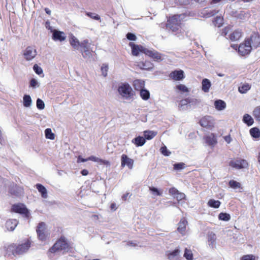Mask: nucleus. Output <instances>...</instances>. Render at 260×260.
I'll use <instances>...</instances> for the list:
<instances>
[{"label": "nucleus", "instance_id": "19", "mask_svg": "<svg viewBox=\"0 0 260 260\" xmlns=\"http://www.w3.org/2000/svg\"><path fill=\"white\" fill-rule=\"evenodd\" d=\"M69 42L70 45L76 50H78L81 45V42L72 34L69 37Z\"/></svg>", "mask_w": 260, "mask_h": 260}, {"label": "nucleus", "instance_id": "53", "mask_svg": "<svg viewBox=\"0 0 260 260\" xmlns=\"http://www.w3.org/2000/svg\"><path fill=\"white\" fill-rule=\"evenodd\" d=\"M33 69L36 74L38 75H40L43 73L42 69L39 67L37 64H35L34 66Z\"/></svg>", "mask_w": 260, "mask_h": 260}, {"label": "nucleus", "instance_id": "20", "mask_svg": "<svg viewBox=\"0 0 260 260\" xmlns=\"http://www.w3.org/2000/svg\"><path fill=\"white\" fill-rule=\"evenodd\" d=\"M181 251L179 249L169 252L168 254V257L170 260H180Z\"/></svg>", "mask_w": 260, "mask_h": 260}, {"label": "nucleus", "instance_id": "60", "mask_svg": "<svg viewBox=\"0 0 260 260\" xmlns=\"http://www.w3.org/2000/svg\"><path fill=\"white\" fill-rule=\"evenodd\" d=\"M87 159H88V160H91V161H93L99 162V161L100 160V158L96 157H95L94 156H91L88 157Z\"/></svg>", "mask_w": 260, "mask_h": 260}, {"label": "nucleus", "instance_id": "44", "mask_svg": "<svg viewBox=\"0 0 260 260\" xmlns=\"http://www.w3.org/2000/svg\"><path fill=\"white\" fill-rule=\"evenodd\" d=\"M183 256L187 260H192L193 255L192 251L187 248L185 249Z\"/></svg>", "mask_w": 260, "mask_h": 260}, {"label": "nucleus", "instance_id": "4", "mask_svg": "<svg viewBox=\"0 0 260 260\" xmlns=\"http://www.w3.org/2000/svg\"><path fill=\"white\" fill-rule=\"evenodd\" d=\"M12 210L27 218H28L30 215L28 210L26 208L25 205L23 204H17L13 205Z\"/></svg>", "mask_w": 260, "mask_h": 260}, {"label": "nucleus", "instance_id": "33", "mask_svg": "<svg viewBox=\"0 0 260 260\" xmlns=\"http://www.w3.org/2000/svg\"><path fill=\"white\" fill-rule=\"evenodd\" d=\"M188 103L187 98L182 100L180 101L178 107L180 110H186L188 109Z\"/></svg>", "mask_w": 260, "mask_h": 260}, {"label": "nucleus", "instance_id": "43", "mask_svg": "<svg viewBox=\"0 0 260 260\" xmlns=\"http://www.w3.org/2000/svg\"><path fill=\"white\" fill-rule=\"evenodd\" d=\"M218 218L221 220L227 221L230 219L231 216L230 214L228 213H220L219 214Z\"/></svg>", "mask_w": 260, "mask_h": 260}, {"label": "nucleus", "instance_id": "2", "mask_svg": "<svg viewBox=\"0 0 260 260\" xmlns=\"http://www.w3.org/2000/svg\"><path fill=\"white\" fill-rule=\"evenodd\" d=\"M185 14L175 15L170 18L166 24L167 28H170L173 32H177L181 28V21L185 19Z\"/></svg>", "mask_w": 260, "mask_h": 260}, {"label": "nucleus", "instance_id": "13", "mask_svg": "<svg viewBox=\"0 0 260 260\" xmlns=\"http://www.w3.org/2000/svg\"><path fill=\"white\" fill-rule=\"evenodd\" d=\"M144 53L157 61L163 59L162 58V55L153 49L149 50L147 49V50L144 51Z\"/></svg>", "mask_w": 260, "mask_h": 260}, {"label": "nucleus", "instance_id": "1", "mask_svg": "<svg viewBox=\"0 0 260 260\" xmlns=\"http://www.w3.org/2000/svg\"><path fill=\"white\" fill-rule=\"evenodd\" d=\"M117 91L121 98L124 100L133 101L134 99L135 92L128 83H124L119 85Z\"/></svg>", "mask_w": 260, "mask_h": 260}, {"label": "nucleus", "instance_id": "11", "mask_svg": "<svg viewBox=\"0 0 260 260\" xmlns=\"http://www.w3.org/2000/svg\"><path fill=\"white\" fill-rule=\"evenodd\" d=\"M134 161L126 154H123L121 156V166L124 167L127 166L128 169H132L134 166Z\"/></svg>", "mask_w": 260, "mask_h": 260}, {"label": "nucleus", "instance_id": "21", "mask_svg": "<svg viewBox=\"0 0 260 260\" xmlns=\"http://www.w3.org/2000/svg\"><path fill=\"white\" fill-rule=\"evenodd\" d=\"M206 143L211 147H214L217 143V139L213 134H211L204 138Z\"/></svg>", "mask_w": 260, "mask_h": 260}, {"label": "nucleus", "instance_id": "55", "mask_svg": "<svg viewBox=\"0 0 260 260\" xmlns=\"http://www.w3.org/2000/svg\"><path fill=\"white\" fill-rule=\"evenodd\" d=\"M208 239L212 244H214L215 241V235L213 233H210L208 236Z\"/></svg>", "mask_w": 260, "mask_h": 260}, {"label": "nucleus", "instance_id": "52", "mask_svg": "<svg viewBox=\"0 0 260 260\" xmlns=\"http://www.w3.org/2000/svg\"><path fill=\"white\" fill-rule=\"evenodd\" d=\"M39 83L35 79H32L30 81V86L36 88V87H39Z\"/></svg>", "mask_w": 260, "mask_h": 260}, {"label": "nucleus", "instance_id": "17", "mask_svg": "<svg viewBox=\"0 0 260 260\" xmlns=\"http://www.w3.org/2000/svg\"><path fill=\"white\" fill-rule=\"evenodd\" d=\"M30 241L27 240L24 243L17 246V252L18 254H22L26 252L30 246Z\"/></svg>", "mask_w": 260, "mask_h": 260}, {"label": "nucleus", "instance_id": "31", "mask_svg": "<svg viewBox=\"0 0 260 260\" xmlns=\"http://www.w3.org/2000/svg\"><path fill=\"white\" fill-rule=\"evenodd\" d=\"M23 104L25 107H30L32 104L31 98L29 95H24L23 98Z\"/></svg>", "mask_w": 260, "mask_h": 260}, {"label": "nucleus", "instance_id": "50", "mask_svg": "<svg viewBox=\"0 0 260 260\" xmlns=\"http://www.w3.org/2000/svg\"><path fill=\"white\" fill-rule=\"evenodd\" d=\"M241 260H255V256L252 254L243 255Z\"/></svg>", "mask_w": 260, "mask_h": 260}, {"label": "nucleus", "instance_id": "49", "mask_svg": "<svg viewBox=\"0 0 260 260\" xmlns=\"http://www.w3.org/2000/svg\"><path fill=\"white\" fill-rule=\"evenodd\" d=\"M108 70V66L107 64H104L101 67V71L102 75L104 77H106L107 75V72Z\"/></svg>", "mask_w": 260, "mask_h": 260}, {"label": "nucleus", "instance_id": "40", "mask_svg": "<svg viewBox=\"0 0 260 260\" xmlns=\"http://www.w3.org/2000/svg\"><path fill=\"white\" fill-rule=\"evenodd\" d=\"M45 137L46 138L54 140L55 139L54 134L52 132V130L50 128H47L45 131Z\"/></svg>", "mask_w": 260, "mask_h": 260}, {"label": "nucleus", "instance_id": "58", "mask_svg": "<svg viewBox=\"0 0 260 260\" xmlns=\"http://www.w3.org/2000/svg\"><path fill=\"white\" fill-rule=\"evenodd\" d=\"M178 191H179L175 187H172L169 190L170 194L173 196L174 197L176 196Z\"/></svg>", "mask_w": 260, "mask_h": 260}, {"label": "nucleus", "instance_id": "32", "mask_svg": "<svg viewBox=\"0 0 260 260\" xmlns=\"http://www.w3.org/2000/svg\"><path fill=\"white\" fill-rule=\"evenodd\" d=\"M157 133L153 131H145L144 132L145 139L151 140L157 135Z\"/></svg>", "mask_w": 260, "mask_h": 260}, {"label": "nucleus", "instance_id": "10", "mask_svg": "<svg viewBox=\"0 0 260 260\" xmlns=\"http://www.w3.org/2000/svg\"><path fill=\"white\" fill-rule=\"evenodd\" d=\"M80 47L84 49V51L82 52L84 58H89L91 56L89 50L90 43L88 40H84L82 41Z\"/></svg>", "mask_w": 260, "mask_h": 260}, {"label": "nucleus", "instance_id": "36", "mask_svg": "<svg viewBox=\"0 0 260 260\" xmlns=\"http://www.w3.org/2000/svg\"><path fill=\"white\" fill-rule=\"evenodd\" d=\"M251 88L249 84L245 83L240 86L238 88L239 91L241 93H246Z\"/></svg>", "mask_w": 260, "mask_h": 260}, {"label": "nucleus", "instance_id": "22", "mask_svg": "<svg viewBox=\"0 0 260 260\" xmlns=\"http://www.w3.org/2000/svg\"><path fill=\"white\" fill-rule=\"evenodd\" d=\"M187 225V220L184 218H182L178 223V231L182 235H185Z\"/></svg>", "mask_w": 260, "mask_h": 260}, {"label": "nucleus", "instance_id": "27", "mask_svg": "<svg viewBox=\"0 0 260 260\" xmlns=\"http://www.w3.org/2000/svg\"><path fill=\"white\" fill-rule=\"evenodd\" d=\"M132 143L135 144L136 146L139 147L143 146L146 142L145 139L143 137L139 136L132 141Z\"/></svg>", "mask_w": 260, "mask_h": 260}, {"label": "nucleus", "instance_id": "26", "mask_svg": "<svg viewBox=\"0 0 260 260\" xmlns=\"http://www.w3.org/2000/svg\"><path fill=\"white\" fill-rule=\"evenodd\" d=\"M211 86V83L208 79H204L202 82V89L205 92H208Z\"/></svg>", "mask_w": 260, "mask_h": 260}, {"label": "nucleus", "instance_id": "51", "mask_svg": "<svg viewBox=\"0 0 260 260\" xmlns=\"http://www.w3.org/2000/svg\"><path fill=\"white\" fill-rule=\"evenodd\" d=\"M185 197V195L184 193L178 191L176 196L174 197L178 201H181L184 199Z\"/></svg>", "mask_w": 260, "mask_h": 260}, {"label": "nucleus", "instance_id": "57", "mask_svg": "<svg viewBox=\"0 0 260 260\" xmlns=\"http://www.w3.org/2000/svg\"><path fill=\"white\" fill-rule=\"evenodd\" d=\"M126 37L127 39L131 41H135L137 39V37L135 35L130 32L126 35Z\"/></svg>", "mask_w": 260, "mask_h": 260}, {"label": "nucleus", "instance_id": "24", "mask_svg": "<svg viewBox=\"0 0 260 260\" xmlns=\"http://www.w3.org/2000/svg\"><path fill=\"white\" fill-rule=\"evenodd\" d=\"M133 86L136 90L140 91L144 89L145 82L141 79H136L133 82Z\"/></svg>", "mask_w": 260, "mask_h": 260}, {"label": "nucleus", "instance_id": "64", "mask_svg": "<svg viewBox=\"0 0 260 260\" xmlns=\"http://www.w3.org/2000/svg\"><path fill=\"white\" fill-rule=\"evenodd\" d=\"M87 161H88L87 158L84 159V158H82L81 156H79V157L78 158L77 162H85Z\"/></svg>", "mask_w": 260, "mask_h": 260}, {"label": "nucleus", "instance_id": "18", "mask_svg": "<svg viewBox=\"0 0 260 260\" xmlns=\"http://www.w3.org/2000/svg\"><path fill=\"white\" fill-rule=\"evenodd\" d=\"M4 249L6 251V254L10 255L17 254V246L14 244H7L4 247Z\"/></svg>", "mask_w": 260, "mask_h": 260}, {"label": "nucleus", "instance_id": "12", "mask_svg": "<svg viewBox=\"0 0 260 260\" xmlns=\"http://www.w3.org/2000/svg\"><path fill=\"white\" fill-rule=\"evenodd\" d=\"M250 43L252 48H256L260 47V36L257 34H253L250 37L246 39Z\"/></svg>", "mask_w": 260, "mask_h": 260}, {"label": "nucleus", "instance_id": "35", "mask_svg": "<svg viewBox=\"0 0 260 260\" xmlns=\"http://www.w3.org/2000/svg\"><path fill=\"white\" fill-rule=\"evenodd\" d=\"M140 95L141 98L145 101L148 100L150 98V92L148 90L143 89L140 91Z\"/></svg>", "mask_w": 260, "mask_h": 260}, {"label": "nucleus", "instance_id": "42", "mask_svg": "<svg viewBox=\"0 0 260 260\" xmlns=\"http://www.w3.org/2000/svg\"><path fill=\"white\" fill-rule=\"evenodd\" d=\"M149 190L151 191L153 196H161L162 191L158 190L154 187H149Z\"/></svg>", "mask_w": 260, "mask_h": 260}, {"label": "nucleus", "instance_id": "45", "mask_svg": "<svg viewBox=\"0 0 260 260\" xmlns=\"http://www.w3.org/2000/svg\"><path fill=\"white\" fill-rule=\"evenodd\" d=\"M187 101L188 103V106L197 105L199 103L198 100L195 98H188Z\"/></svg>", "mask_w": 260, "mask_h": 260}, {"label": "nucleus", "instance_id": "41", "mask_svg": "<svg viewBox=\"0 0 260 260\" xmlns=\"http://www.w3.org/2000/svg\"><path fill=\"white\" fill-rule=\"evenodd\" d=\"M229 185L233 189H238L241 187V184L234 180H231L229 182Z\"/></svg>", "mask_w": 260, "mask_h": 260}, {"label": "nucleus", "instance_id": "14", "mask_svg": "<svg viewBox=\"0 0 260 260\" xmlns=\"http://www.w3.org/2000/svg\"><path fill=\"white\" fill-rule=\"evenodd\" d=\"M129 45L132 48V54L134 56L138 55L140 52L144 53V51L147 49L144 48L142 46L136 45L133 43H129Z\"/></svg>", "mask_w": 260, "mask_h": 260}, {"label": "nucleus", "instance_id": "61", "mask_svg": "<svg viewBox=\"0 0 260 260\" xmlns=\"http://www.w3.org/2000/svg\"><path fill=\"white\" fill-rule=\"evenodd\" d=\"M184 164L183 163L175 164L174 169L176 170L181 169L183 168V166H184Z\"/></svg>", "mask_w": 260, "mask_h": 260}, {"label": "nucleus", "instance_id": "5", "mask_svg": "<svg viewBox=\"0 0 260 260\" xmlns=\"http://www.w3.org/2000/svg\"><path fill=\"white\" fill-rule=\"evenodd\" d=\"M22 54L25 60L30 61L36 56L37 52L35 47L28 46L23 51Z\"/></svg>", "mask_w": 260, "mask_h": 260}, {"label": "nucleus", "instance_id": "25", "mask_svg": "<svg viewBox=\"0 0 260 260\" xmlns=\"http://www.w3.org/2000/svg\"><path fill=\"white\" fill-rule=\"evenodd\" d=\"M242 32L241 30L237 29L230 35V39L232 41L239 40L242 37Z\"/></svg>", "mask_w": 260, "mask_h": 260}, {"label": "nucleus", "instance_id": "29", "mask_svg": "<svg viewBox=\"0 0 260 260\" xmlns=\"http://www.w3.org/2000/svg\"><path fill=\"white\" fill-rule=\"evenodd\" d=\"M214 106L215 108L218 111H221L224 110L226 107L225 103L220 100H217L214 103Z\"/></svg>", "mask_w": 260, "mask_h": 260}, {"label": "nucleus", "instance_id": "6", "mask_svg": "<svg viewBox=\"0 0 260 260\" xmlns=\"http://www.w3.org/2000/svg\"><path fill=\"white\" fill-rule=\"evenodd\" d=\"M252 49L250 43L247 39H245L244 42L239 45L238 52L240 55L244 56L249 54Z\"/></svg>", "mask_w": 260, "mask_h": 260}, {"label": "nucleus", "instance_id": "30", "mask_svg": "<svg viewBox=\"0 0 260 260\" xmlns=\"http://www.w3.org/2000/svg\"><path fill=\"white\" fill-rule=\"evenodd\" d=\"M139 66L143 70H151L153 68V65L149 61H145L144 62H140Z\"/></svg>", "mask_w": 260, "mask_h": 260}, {"label": "nucleus", "instance_id": "28", "mask_svg": "<svg viewBox=\"0 0 260 260\" xmlns=\"http://www.w3.org/2000/svg\"><path fill=\"white\" fill-rule=\"evenodd\" d=\"M36 187L43 198L46 199L48 197L47 189L43 185L41 184H37Z\"/></svg>", "mask_w": 260, "mask_h": 260}, {"label": "nucleus", "instance_id": "54", "mask_svg": "<svg viewBox=\"0 0 260 260\" xmlns=\"http://www.w3.org/2000/svg\"><path fill=\"white\" fill-rule=\"evenodd\" d=\"M222 18L220 17H216L214 21V24L216 26L220 27L222 24Z\"/></svg>", "mask_w": 260, "mask_h": 260}, {"label": "nucleus", "instance_id": "7", "mask_svg": "<svg viewBox=\"0 0 260 260\" xmlns=\"http://www.w3.org/2000/svg\"><path fill=\"white\" fill-rule=\"evenodd\" d=\"M200 125L206 128H212L214 126V120L210 116H206L202 117L200 121Z\"/></svg>", "mask_w": 260, "mask_h": 260}, {"label": "nucleus", "instance_id": "48", "mask_svg": "<svg viewBox=\"0 0 260 260\" xmlns=\"http://www.w3.org/2000/svg\"><path fill=\"white\" fill-rule=\"evenodd\" d=\"M176 88L183 92H188V88L183 84H179L176 86Z\"/></svg>", "mask_w": 260, "mask_h": 260}, {"label": "nucleus", "instance_id": "3", "mask_svg": "<svg viewBox=\"0 0 260 260\" xmlns=\"http://www.w3.org/2000/svg\"><path fill=\"white\" fill-rule=\"evenodd\" d=\"M69 245L64 238H61L58 240L50 249L52 253L58 252L61 251L68 250Z\"/></svg>", "mask_w": 260, "mask_h": 260}, {"label": "nucleus", "instance_id": "15", "mask_svg": "<svg viewBox=\"0 0 260 260\" xmlns=\"http://www.w3.org/2000/svg\"><path fill=\"white\" fill-rule=\"evenodd\" d=\"M169 77L175 81L182 80L184 78V72L182 70H175L172 72Z\"/></svg>", "mask_w": 260, "mask_h": 260}, {"label": "nucleus", "instance_id": "8", "mask_svg": "<svg viewBox=\"0 0 260 260\" xmlns=\"http://www.w3.org/2000/svg\"><path fill=\"white\" fill-rule=\"evenodd\" d=\"M37 232L39 239L44 241L46 239L48 233L46 231V224L44 222H42L38 224Z\"/></svg>", "mask_w": 260, "mask_h": 260}, {"label": "nucleus", "instance_id": "9", "mask_svg": "<svg viewBox=\"0 0 260 260\" xmlns=\"http://www.w3.org/2000/svg\"><path fill=\"white\" fill-rule=\"evenodd\" d=\"M230 165L236 169H245L248 167V163L247 161L242 159L232 160L230 162Z\"/></svg>", "mask_w": 260, "mask_h": 260}, {"label": "nucleus", "instance_id": "56", "mask_svg": "<svg viewBox=\"0 0 260 260\" xmlns=\"http://www.w3.org/2000/svg\"><path fill=\"white\" fill-rule=\"evenodd\" d=\"M161 152L162 154L165 156H169L170 154V152H169L167 150V148L166 146L162 147L160 148Z\"/></svg>", "mask_w": 260, "mask_h": 260}, {"label": "nucleus", "instance_id": "47", "mask_svg": "<svg viewBox=\"0 0 260 260\" xmlns=\"http://www.w3.org/2000/svg\"><path fill=\"white\" fill-rule=\"evenodd\" d=\"M37 107L40 110H43L45 108V104L44 102L40 99H38L37 100Z\"/></svg>", "mask_w": 260, "mask_h": 260}, {"label": "nucleus", "instance_id": "59", "mask_svg": "<svg viewBox=\"0 0 260 260\" xmlns=\"http://www.w3.org/2000/svg\"><path fill=\"white\" fill-rule=\"evenodd\" d=\"M99 163H100V164L105 165L107 166H110V163L108 160L102 159L101 158H100Z\"/></svg>", "mask_w": 260, "mask_h": 260}, {"label": "nucleus", "instance_id": "34", "mask_svg": "<svg viewBox=\"0 0 260 260\" xmlns=\"http://www.w3.org/2000/svg\"><path fill=\"white\" fill-rule=\"evenodd\" d=\"M243 121L244 123L250 126L253 124L254 121L252 117L248 114H245L243 118Z\"/></svg>", "mask_w": 260, "mask_h": 260}, {"label": "nucleus", "instance_id": "62", "mask_svg": "<svg viewBox=\"0 0 260 260\" xmlns=\"http://www.w3.org/2000/svg\"><path fill=\"white\" fill-rule=\"evenodd\" d=\"M224 139L226 141V142H227L228 144H230L232 140V139L231 137L230 136V135H228V136H226L224 137Z\"/></svg>", "mask_w": 260, "mask_h": 260}, {"label": "nucleus", "instance_id": "23", "mask_svg": "<svg viewBox=\"0 0 260 260\" xmlns=\"http://www.w3.org/2000/svg\"><path fill=\"white\" fill-rule=\"evenodd\" d=\"M18 223V221L16 219H9L6 223V227L8 230L13 231L15 230Z\"/></svg>", "mask_w": 260, "mask_h": 260}, {"label": "nucleus", "instance_id": "63", "mask_svg": "<svg viewBox=\"0 0 260 260\" xmlns=\"http://www.w3.org/2000/svg\"><path fill=\"white\" fill-rule=\"evenodd\" d=\"M191 0H179V2L181 5H187L189 4Z\"/></svg>", "mask_w": 260, "mask_h": 260}, {"label": "nucleus", "instance_id": "37", "mask_svg": "<svg viewBox=\"0 0 260 260\" xmlns=\"http://www.w3.org/2000/svg\"><path fill=\"white\" fill-rule=\"evenodd\" d=\"M220 204H221V203L220 201H219L218 200H215L213 199L209 200L208 202V205L209 207L214 208H219Z\"/></svg>", "mask_w": 260, "mask_h": 260}, {"label": "nucleus", "instance_id": "16", "mask_svg": "<svg viewBox=\"0 0 260 260\" xmlns=\"http://www.w3.org/2000/svg\"><path fill=\"white\" fill-rule=\"evenodd\" d=\"M53 32L52 39L54 41L60 42L66 40V36L63 32L54 29L52 30Z\"/></svg>", "mask_w": 260, "mask_h": 260}, {"label": "nucleus", "instance_id": "38", "mask_svg": "<svg viewBox=\"0 0 260 260\" xmlns=\"http://www.w3.org/2000/svg\"><path fill=\"white\" fill-rule=\"evenodd\" d=\"M252 114L256 120L260 121V106H257L254 109Z\"/></svg>", "mask_w": 260, "mask_h": 260}, {"label": "nucleus", "instance_id": "39", "mask_svg": "<svg viewBox=\"0 0 260 260\" xmlns=\"http://www.w3.org/2000/svg\"><path fill=\"white\" fill-rule=\"evenodd\" d=\"M250 134L252 137L257 138L260 136V131L258 128L253 127L250 130Z\"/></svg>", "mask_w": 260, "mask_h": 260}, {"label": "nucleus", "instance_id": "46", "mask_svg": "<svg viewBox=\"0 0 260 260\" xmlns=\"http://www.w3.org/2000/svg\"><path fill=\"white\" fill-rule=\"evenodd\" d=\"M86 15L88 17H90L92 19L96 20H101V18L100 16L95 13H90V12H86Z\"/></svg>", "mask_w": 260, "mask_h": 260}]
</instances>
